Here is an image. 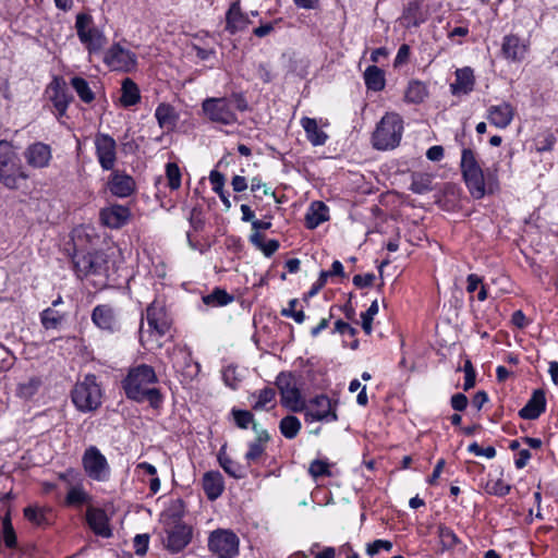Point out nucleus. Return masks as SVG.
Listing matches in <instances>:
<instances>
[{
    "label": "nucleus",
    "mask_w": 558,
    "mask_h": 558,
    "mask_svg": "<svg viewBox=\"0 0 558 558\" xmlns=\"http://www.w3.org/2000/svg\"><path fill=\"white\" fill-rule=\"evenodd\" d=\"M158 377L153 366L140 364L129 369L122 380V388L128 399L136 402L148 401L153 408H158L162 402L160 390L154 387Z\"/></svg>",
    "instance_id": "nucleus-1"
},
{
    "label": "nucleus",
    "mask_w": 558,
    "mask_h": 558,
    "mask_svg": "<svg viewBox=\"0 0 558 558\" xmlns=\"http://www.w3.org/2000/svg\"><path fill=\"white\" fill-rule=\"evenodd\" d=\"M460 167L469 192L475 199L483 198L487 192H493L496 187V178L489 172L484 174L472 149L462 150Z\"/></svg>",
    "instance_id": "nucleus-2"
},
{
    "label": "nucleus",
    "mask_w": 558,
    "mask_h": 558,
    "mask_svg": "<svg viewBox=\"0 0 558 558\" xmlns=\"http://www.w3.org/2000/svg\"><path fill=\"white\" fill-rule=\"evenodd\" d=\"M146 320L148 325V329H144L141 327L140 330V340L143 345L156 343L157 347H160L158 342L159 338L163 337L171 327V318L167 312L165 302L161 300H155L146 311Z\"/></svg>",
    "instance_id": "nucleus-3"
},
{
    "label": "nucleus",
    "mask_w": 558,
    "mask_h": 558,
    "mask_svg": "<svg viewBox=\"0 0 558 558\" xmlns=\"http://www.w3.org/2000/svg\"><path fill=\"white\" fill-rule=\"evenodd\" d=\"M403 120L396 112L386 113L372 136L373 146L378 150H388L396 148L402 138Z\"/></svg>",
    "instance_id": "nucleus-4"
},
{
    "label": "nucleus",
    "mask_w": 558,
    "mask_h": 558,
    "mask_svg": "<svg viewBox=\"0 0 558 558\" xmlns=\"http://www.w3.org/2000/svg\"><path fill=\"white\" fill-rule=\"evenodd\" d=\"M72 401L77 410L89 412L101 404L102 391L97 378L93 374L84 376L77 381L71 392Z\"/></svg>",
    "instance_id": "nucleus-5"
},
{
    "label": "nucleus",
    "mask_w": 558,
    "mask_h": 558,
    "mask_svg": "<svg viewBox=\"0 0 558 558\" xmlns=\"http://www.w3.org/2000/svg\"><path fill=\"white\" fill-rule=\"evenodd\" d=\"M75 29L81 43L90 54L98 53L107 44L106 36L94 25L90 14L78 13L75 20Z\"/></svg>",
    "instance_id": "nucleus-6"
},
{
    "label": "nucleus",
    "mask_w": 558,
    "mask_h": 558,
    "mask_svg": "<svg viewBox=\"0 0 558 558\" xmlns=\"http://www.w3.org/2000/svg\"><path fill=\"white\" fill-rule=\"evenodd\" d=\"M27 175L16 163L15 153L12 146L4 141L0 142V181L9 189H16L19 180H25Z\"/></svg>",
    "instance_id": "nucleus-7"
},
{
    "label": "nucleus",
    "mask_w": 558,
    "mask_h": 558,
    "mask_svg": "<svg viewBox=\"0 0 558 558\" xmlns=\"http://www.w3.org/2000/svg\"><path fill=\"white\" fill-rule=\"evenodd\" d=\"M202 110L213 123L231 125L238 121L236 113L233 110V101L226 97L205 99L202 104Z\"/></svg>",
    "instance_id": "nucleus-8"
},
{
    "label": "nucleus",
    "mask_w": 558,
    "mask_h": 558,
    "mask_svg": "<svg viewBox=\"0 0 558 558\" xmlns=\"http://www.w3.org/2000/svg\"><path fill=\"white\" fill-rule=\"evenodd\" d=\"M281 397V404L291 412H303L306 401L295 386L291 374L280 373L275 381Z\"/></svg>",
    "instance_id": "nucleus-9"
},
{
    "label": "nucleus",
    "mask_w": 558,
    "mask_h": 558,
    "mask_svg": "<svg viewBox=\"0 0 558 558\" xmlns=\"http://www.w3.org/2000/svg\"><path fill=\"white\" fill-rule=\"evenodd\" d=\"M85 473L97 482H106L110 476V466L106 457L95 446H89L82 458Z\"/></svg>",
    "instance_id": "nucleus-10"
},
{
    "label": "nucleus",
    "mask_w": 558,
    "mask_h": 558,
    "mask_svg": "<svg viewBox=\"0 0 558 558\" xmlns=\"http://www.w3.org/2000/svg\"><path fill=\"white\" fill-rule=\"evenodd\" d=\"M208 547L219 558H233L239 553V538L231 531L216 530L209 536Z\"/></svg>",
    "instance_id": "nucleus-11"
},
{
    "label": "nucleus",
    "mask_w": 558,
    "mask_h": 558,
    "mask_svg": "<svg viewBox=\"0 0 558 558\" xmlns=\"http://www.w3.org/2000/svg\"><path fill=\"white\" fill-rule=\"evenodd\" d=\"M303 412L306 422H335L338 420L336 405L325 395L317 396L306 402Z\"/></svg>",
    "instance_id": "nucleus-12"
},
{
    "label": "nucleus",
    "mask_w": 558,
    "mask_h": 558,
    "mask_svg": "<svg viewBox=\"0 0 558 558\" xmlns=\"http://www.w3.org/2000/svg\"><path fill=\"white\" fill-rule=\"evenodd\" d=\"M173 368L182 377V381L191 383L197 377L201 365L193 361L191 351L185 347H177L170 353Z\"/></svg>",
    "instance_id": "nucleus-13"
},
{
    "label": "nucleus",
    "mask_w": 558,
    "mask_h": 558,
    "mask_svg": "<svg viewBox=\"0 0 558 558\" xmlns=\"http://www.w3.org/2000/svg\"><path fill=\"white\" fill-rule=\"evenodd\" d=\"M106 256L102 252L75 254L73 256L74 269L78 276L100 275L106 269Z\"/></svg>",
    "instance_id": "nucleus-14"
},
{
    "label": "nucleus",
    "mask_w": 558,
    "mask_h": 558,
    "mask_svg": "<svg viewBox=\"0 0 558 558\" xmlns=\"http://www.w3.org/2000/svg\"><path fill=\"white\" fill-rule=\"evenodd\" d=\"M104 61L113 71L129 72L136 65V56L119 44H114L106 52Z\"/></svg>",
    "instance_id": "nucleus-15"
},
{
    "label": "nucleus",
    "mask_w": 558,
    "mask_h": 558,
    "mask_svg": "<svg viewBox=\"0 0 558 558\" xmlns=\"http://www.w3.org/2000/svg\"><path fill=\"white\" fill-rule=\"evenodd\" d=\"M97 159L104 170H112L117 160V143L108 134L98 133L95 137Z\"/></svg>",
    "instance_id": "nucleus-16"
},
{
    "label": "nucleus",
    "mask_w": 558,
    "mask_h": 558,
    "mask_svg": "<svg viewBox=\"0 0 558 558\" xmlns=\"http://www.w3.org/2000/svg\"><path fill=\"white\" fill-rule=\"evenodd\" d=\"M529 51V41L520 38L518 35H506L502 39L501 53L512 62L522 61Z\"/></svg>",
    "instance_id": "nucleus-17"
},
{
    "label": "nucleus",
    "mask_w": 558,
    "mask_h": 558,
    "mask_svg": "<svg viewBox=\"0 0 558 558\" xmlns=\"http://www.w3.org/2000/svg\"><path fill=\"white\" fill-rule=\"evenodd\" d=\"M24 158L27 165L33 168H46L52 158L51 147L43 142L33 143L25 149Z\"/></svg>",
    "instance_id": "nucleus-18"
},
{
    "label": "nucleus",
    "mask_w": 558,
    "mask_h": 558,
    "mask_svg": "<svg viewBox=\"0 0 558 558\" xmlns=\"http://www.w3.org/2000/svg\"><path fill=\"white\" fill-rule=\"evenodd\" d=\"M93 323L100 329L113 332L119 327L116 310L108 304L97 305L92 313Z\"/></svg>",
    "instance_id": "nucleus-19"
},
{
    "label": "nucleus",
    "mask_w": 558,
    "mask_h": 558,
    "mask_svg": "<svg viewBox=\"0 0 558 558\" xmlns=\"http://www.w3.org/2000/svg\"><path fill=\"white\" fill-rule=\"evenodd\" d=\"M86 521L96 535L104 538H108L112 535L109 518L105 510L92 506L88 507L86 510Z\"/></svg>",
    "instance_id": "nucleus-20"
},
{
    "label": "nucleus",
    "mask_w": 558,
    "mask_h": 558,
    "mask_svg": "<svg viewBox=\"0 0 558 558\" xmlns=\"http://www.w3.org/2000/svg\"><path fill=\"white\" fill-rule=\"evenodd\" d=\"M514 117V108L509 102L490 106L487 109V120L498 129H506Z\"/></svg>",
    "instance_id": "nucleus-21"
},
{
    "label": "nucleus",
    "mask_w": 558,
    "mask_h": 558,
    "mask_svg": "<svg viewBox=\"0 0 558 558\" xmlns=\"http://www.w3.org/2000/svg\"><path fill=\"white\" fill-rule=\"evenodd\" d=\"M130 217V210L122 205L104 208L100 211L102 223L109 228L118 229L124 226Z\"/></svg>",
    "instance_id": "nucleus-22"
},
{
    "label": "nucleus",
    "mask_w": 558,
    "mask_h": 558,
    "mask_svg": "<svg viewBox=\"0 0 558 558\" xmlns=\"http://www.w3.org/2000/svg\"><path fill=\"white\" fill-rule=\"evenodd\" d=\"M191 539V530L185 524H175L168 531L167 548L173 553L182 550Z\"/></svg>",
    "instance_id": "nucleus-23"
},
{
    "label": "nucleus",
    "mask_w": 558,
    "mask_h": 558,
    "mask_svg": "<svg viewBox=\"0 0 558 558\" xmlns=\"http://www.w3.org/2000/svg\"><path fill=\"white\" fill-rule=\"evenodd\" d=\"M546 409V398L542 389L533 392L527 403L519 411L524 420H536Z\"/></svg>",
    "instance_id": "nucleus-24"
},
{
    "label": "nucleus",
    "mask_w": 558,
    "mask_h": 558,
    "mask_svg": "<svg viewBox=\"0 0 558 558\" xmlns=\"http://www.w3.org/2000/svg\"><path fill=\"white\" fill-rule=\"evenodd\" d=\"M473 70L469 66L456 71V81L450 85L452 95L460 96L471 93L474 88Z\"/></svg>",
    "instance_id": "nucleus-25"
},
{
    "label": "nucleus",
    "mask_w": 558,
    "mask_h": 558,
    "mask_svg": "<svg viewBox=\"0 0 558 558\" xmlns=\"http://www.w3.org/2000/svg\"><path fill=\"white\" fill-rule=\"evenodd\" d=\"M250 24V20L247 15H245L241 11V7L239 2H233L226 15V29L230 34H235L238 32L244 31Z\"/></svg>",
    "instance_id": "nucleus-26"
},
{
    "label": "nucleus",
    "mask_w": 558,
    "mask_h": 558,
    "mask_svg": "<svg viewBox=\"0 0 558 558\" xmlns=\"http://www.w3.org/2000/svg\"><path fill=\"white\" fill-rule=\"evenodd\" d=\"M47 93L54 108L59 111L60 114H63L69 105L65 84L60 80L54 78L49 84Z\"/></svg>",
    "instance_id": "nucleus-27"
},
{
    "label": "nucleus",
    "mask_w": 558,
    "mask_h": 558,
    "mask_svg": "<svg viewBox=\"0 0 558 558\" xmlns=\"http://www.w3.org/2000/svg\"><path fill=\"white\" fill-rule=\"evenodd\" d=\"M253 430L256 438L250 444L248 450L245 453V459L248 462L257 460L265 451V444L269 440V434L266 429L262 428L258 423L253 424Z\"/></svg>",
    "instance_id": "nucleus-28"
},
{
    "label": "nucleus",
    "mask_w": 558,
    "mask_h": 558,
    "mask_svg": "<svg viewBox=\"0 0 558 558\" xmlns=\"http://www.w3.org/2000/svg\"><path fill=\"white\" fill-rule=\"evenodd\" d=\"M223 478L220 472H206L203 476V489L209 500L217 499L223 492Z\"/></svg>",
    "instance_id": "nucleus-29"
},
{
    "label": "nucleus",
    "mask_w": 558,
    "mask_h": 558,
    "mask_svg": "<svg viewBox=\"0 0 558 558\" xmlns=\"http://www.w3.org/2000/svg\"><path fill=\"white\" fill-rule=\"evenodd\" d=\"M109 190L113 195L126 197L134 190V180L130 175L113 172L109 182Z\"/></svg>",
    "instance_id": "nucleus-30"
},
{
    "label": "nucleus",
    "mask_w": 558,
    "mask_h": 558,
    "mask_svg": "<svg viewBox=\"0 0 558 558\" xmlns=\"http://www.w3.org/2000/svg\"><path fill=\"white\" fill-rule=\"evenodd\" d=\"M250 400L253 401L252 408L255 411L270 410L275 407L276 391L270 387H266L251 393Z\"/></svg>",
    "instance_id": "nucleus-31"
},
{
    "label": "nucleus",
    "mask_w": 558,
    "mask_h": 558,
    "mask_svg": "<svg viewBox=\"0 0 558 558\" xmlns=\"http://www.w3.org/2000/svg\"><path fill=\"white\" fill-rule=\"evenodd\" d=\"M301 125L304 129L306 137L312 145L320 146L327 142L328 135L319 129L315 119L304 117L301 119Z\"/></svg>",
    "instance_id": "nucleus-32"
},
{
    "label": "nucleus",
    "mask_w": 558,
    "mask_h": 558,
    "mask_svg": "<svg viewBox=\"0 0 558 558\" xmlns=\"http://www.w3.org/2000/svg\"><path fill=\"white\" fill-rule=\"evenodd\" d=\"M328 218L329 217L327 206L322 202H315L311 205V208L306 214V226L310 229H315L320 223L328 220Z\"/></svg>",
    "instance_id": "nucleus-33"
},
{
    "label": "nucleus",
    "mask_w": 558,
    "mask_h": 558,
    "mask_svg": "<svg viewBox=\"0 0 558 558\" xmlns=\"http://www.w3.org/2000/svg\"><path fill=\"white\" fill-rule=\"evenodd\" d=\"M155 117L158 121V124L162 129L171 130L175 126L178 116L173 107L167 104H160L156 111Z\"/></svg>",
    "instance_id": "nucleus-34"
},
{
    "label": "nucleus",
    "mask_w": 558,
    "mask_h": 558,
    "mask_svg": "<svg viewBox=\"0 0 558 558\" xmlns=\"http://www.w3.org/2000/svg\"><path fill=\"white\" fill-rule=\"evenodd\" d=\"M364 80L367 88L374 92H379L385 87L384 72L376 65H371L365 70Z\"/></svg>",
    "instance_id": "nucleus-35"
},
{
    "label": "nucleus",
    "mask_w": 558,
    "mask_h": 558,
    "mask_svg": "<svg viewBox=\"0 0 558 558\" xmlns=\"http://www.w3.org/2000/svg\"><path fill=\"white\" fill-rule=\"evenodd\" d=\"M121 92L122 95L120 101L123 106L130 107L138 102L140 90L137 85L131 78H125L122 82Z\"/></svg>",
    "instance_id": "nucleus-36"
},
{
    "label": "nucleus",
    "mask_w": 558,
    "mask_h": 558,
    "mask_svg": "<svg viewBox=\"0 0 558 558\" xmlns=\"http://www.w3.org/2000/svg\"><path fill=\"white\" fill-rule=\"evenodd\" d=\"M403 19L407 21L408 26H418L426 20V14L422 10V4L418 1H413L407 7Z\"/></svg>",
    "instance_id": "nucleus-37"
},
{
    "label": "nucleus",
    "mask_w": 558,
    "mask_h": 558,
    "mask_svg": "<svg viewBox=\"0 0 558 558\" xmlns=\"http://www.w3.org/2000/svg\"><path fill=\"white\" fill-rule=\"evenodd\" d=\"M427 97V88L425 84L418 81H412L409 83L404 94V98L408 102L420 104Z\"/></svg>",
    "instance_id": "nucleus-38"
},
{
    "label": "nucleus",
    "mask_w": 558,
    "mask_h": 558,
    "mask_svg": "<svg viewBox=\"0 0 558 558\" xmlns=\"http://www.w3.org/2000/svg\"><path fill=\"white\" fill-rule=\"evenodd\" d=\"M301 427L302 424L300 420L294 415L284 416L279 424V429L287 439L295 438Z\"/></svg>",
    "instance_id": "nucleus-39"
},
{
    "label": "nucleus",
    "mask_w": 558,
    "mask_h": 558,
    "mask_svg": "<svg viewBox=\"0 0 558 558\" xmlns=\"http://www.w3.org/2000/svg\"><path fill=\"white\" fill-rule=\"evenodd\" d=\"M433 178L426 173H417L412 178L410 190L415 194H425L433 190Z\"/></svg>",
    "instance_id": "nucleus-40"
},
{
    "label": "nucleus",
    "mask_w": 558,
    "mask_h": 558,
    "mask_svg": "<svg viewBox=\"0 0 558 558\" xmlns=\"http://www.w3.org/2000/svg\"><path fill=\"white\" fill-rule=\"evenodd\" d=\"M71 85L82 101L89 104L94 100L95 95H94L93 90L90 89L89 84L86 80L78 77V76L73 77L71 80Z\"/></svg>",
    "instance_id": "nucleus-41"
},
{
    "label": "nucleus",
    "mask_w": 558,
    "mask_h": 558,
    "mask_svg": "<svg viewBox=\"0 0 558 558\" xmlns=\"http://www.w3.org/2000/svg\"><path fill=\"white\" fill-rule=\"evenodd\" d=\"M232 295H230L226 290L219 288L203 298V302L210 306H223L232 302Z\"/></svg>",
    "instance_id": "nucleus-42"
},
{
    "label": "nucleus",
    "mask_w": 558,
    "mask_h": 558,
    "mask_svg": "<svg viewBox=\"0 0 558 558\" xmlns=\"http://www.w3.org/2000/svg\"><path fill=\"white\" fill-rule=\"evenodd\" d=\"M90 499L89 495L84 490L81 485L72 486L66 495V504L80 506L88 502Z\"/></svg>",
    "instance_id": "nucleus-43"
},
{
    "label": "nucleus",
    "mask_w": 558,
    "mask_h": 558,
    "mask_svg": "<svg viewBox=\"0 0 558 558\" xmlns=\"http://www.w3.org/2000/svg\"><path fill=\"white\" fill-rule=\"evenodd\" d=\"M218 460L220 466L232 477L241 478L243 476L242 468L228 456L220 453Z\"/></svg>",
    "instance_id": "nucleus-44"
},
{
    "label": "nucleus",
    "mask_w": 558,
    "mask_h": 558,
    "mask_svg": "<svg viewBox=\"0 0 558 558\" xmlns=\"http://www.w3.org/2000/svg\"><path fill=\"white\" fill-rule=\"evenodd\" d=\"M438 537L440 539L442 547L446 549L453 548L459 542V538L456 535V533L450 527L445 525L438 526Z\"/></svg>",
    "instance_id": "nucleus-45"
},
{
    "label": "nucleus",
    "mask_w": 558,
    "mask_h": 558,
    "mask_svg": "<svg viewBox=\"0 0 558 558\" xmlns=\"http://www.w3.org/2000/svg\"><path fill=\"white\" fill-rule=\"evenodd\" d=\"M2 539L7 547L13 548L16 545V535L9 515L2 520Z\"/></svg>",
    "instance_id": "nucleus-46"
},
{
    "label": "nucleus",
    "mask_w": 558,
    "mask_h": 558,
    "mask_svg": "<svg viewBox=\"0 0 558 558\" xmlns=\"http://www.w3.org/2000/svg\"><path fill=\"white\" fill-rule=\"evenodd\" d=\"M510 489L511 486L501 478L490 480L486 484L487 493L495 496H506L507 494H509Z\"/></svg>",
    "instance_id": "nucleus-47"
},
{
    "label": "nucleus",
    "mask_w": 558,
    "mask_h": 558,
    "mask_svg": "<svg viewBox=\"0 0 558 558\" xmlns=\"http://www.w3.org/2000/svg\"><path fill=\"white\" fill-rule=\"evenodd\" d=\"M234 423L239 428L245 429L250 424L256 423L254 416L250 411L233 409L231 412Z\"/></svg>",
    "instance_id": "nucleus-48"
},
{
    "label": "nucleus",
    "mask_w": 558,
    "mask_h": 558,
    "mask_svg": "<svg viewBox=\"0 0 558 558\" xmlns=\"http://www.w3.org/2000/svg\"><path fill=\"white\" fill-rule=\"evenodd\" d=\"M378 313V302L375 300L372 302L368 310L361 314L362 319V328L365 331L366 335L372 333V322L374 319V316Z\"/></svg>",
    "instance_id": "nucleus-49"
},
{
    "label": "nucleus",
    "mask_w": 558,
    "mask_h": 558,
    "mask_svg": "<svg viewBox=\"0 0 558 558\" xmlns=\"http://www.w3.org/2000/svg\"><path fill=\"white\" fill-rule=\"evenodd\" d=\"M63 319V316L58 312L47 308L41 313V324L45 328H57Z\"/></svg>",
    "instance_id": "nucleus-50"
},
{
    "label": "nucleus",
    "mask_w": 558,
    "mask_h": 558,
    "mask_svg": "<svg viewBox=\"0 0 558 558\" xmlns=\"http://www.w3.org/2000/svg\"><path fill=\"white\" fill-rule=\"evenodd\" d=\"M166 175L168 185L171 190H177L181 185V172L175 163L169 162L166 166Z\"/></svg>",
    "instance_id": "nucleus-51"
},
{
    "label": "nucleus",
    "mask_w": 558,
    "mask_h": 558,
    "mask_svg": "<svg viewBox=\"0 0 558 558\" xmlns=\"http://www.w3.org/2000/svg\"><path fill=\"white\" fill-rule=\"evenodd\" d=\"M222 379L225 384L233 390L238 388L239 383L241 381L238 369L233 365L225 367L222 372Z\"/></svg>",
    "instance_id": "nucleus-52"
},
{
    "label": "nucleus",
    "mask_w": 558,
    "mask_h": 558,
    "mask_svg": "<svg viewBox=\"0 0 558 558\" xmlns=\"http://www.w3.org/2000/svg\"><path fill=\"white\" fill-rule=\"evenodd\" d=\"M25 518L36 525H43L46 523V514L44 509L39 507H27L24 509Z\"/></svg>",
    "instance_id": "nucleus-53"
},
{
    "label": "nucleus",
    "mask_w": 558,
    "mask_h": 558,
    "mask_svg": "<svg viewBox=\"0 0 558 558\" xmlns=\"http://www.w3.org/2000/svg\"><path fill=\"white\" fill-rule=\"evenodd\" d=\"M40 386V380L37 378H29L26 383L20 384L17 391L24 398H31Z\"/></svg>",
    "instance_id": "nucleus-54"
},
{
    "label": "nucleus",
    "mask_w": 558,
    "mask_h": 558,
    "mask_svg": "<svg viewBox=\"0 0 558 558\" xmlns=\"http://www.w3.org/2000/svg\"><path fill=\"white\" fill-rule=\"evenodd\" d=\"M390 551L392 549V543L387 539H376L373 543L367 544L366 553L369 556L377 555L380 550Z\"/></svg>",
    "instance_id": "nucleus-55"
},
{
    "label": "nucleus",
    "mask_w": 558,
    "mask_h": 558,
    "mask_svg": "<svg viewBox=\"0 0 558 558\" xmlns=\"http://www.w3.org/2000/svg\"><path fill=\"white\" fill-rule=\"evenodd\" d=\"M308 473L314 477L317 478L323 475H330L329 472V465L327 462L322 460H314L310 464Z\"/></svg>",
    "instance_id": "nucleus-56"
},
{
    "label": "nucleus",
    "mask_w": 558,
    "mask_h": 558,
    "mask_svg": "<svg viewBox=\"0 0 558 558\" xmlns=\"http://www.w3.org/2000/svg\"><path fill=\"white\" fill-rule=\"evenodd\" d=\"M556 143V137L553 133H546L541 136L536 142V150L538 153L550 151Z\"/></svg>",
    "instance_id": "nucleus-57"
},
{
    "label": "nucleus",
    "mask_w": 558,
    "mask_h": 558,
    "mask_svg": "<svg viewBox=\"0 0 558 558\" xmlns=\"http://www.w3.org/2000/svg\"><path fill=\"white\" fill-rule=\"evenodd\" d=\"M149 535L137 534L133 539V546L136 555L143 556L148 549Z\"/></svg>",
    "instance_id": "nucleus-58"
},
{
    "label": "nucleus",
    "mask_w": 558,
    "mask_h": 558,
    "mask_svg": "<svg viewBox=\"0 0 558 558\" xmlns=\"http://www.w3.org/2000/svg\"><path fill=\"white\" fill-rule=\"evenodd\" d=\"M468 450L477 457L483 456L488 459H493L496 456V449L494 447L482 448L477 442L471 444Z\"/></svg>",
    "instance_id": "nucleus-59"
},
{
    "label": "nucleus",
    "mask_w": 558,
    "mask_h": 558,
    "mask_svg": "<svg viewBox=\"0 0 558 558\" xmlns=\"http://www.w3.org/2000/svg\"><path fill=\"white\" fill-rule=\"evenodd\" d=\"M209 181L213 187V191L217 194L225 191V175L216 170L211 171L209 174Z\"/></svg>",
    "instance_id": "nucleus-60"
},
{
    "label": "nucleus",
    "mask_w": 558,
    "mask_h": 558,
    "mask_svg": "<svg viewBox=\"0 0 558 558\" xmlns=\"http://www.w3.org/2000/svg\"><path fill=\"white\" fill-rule=\"evenodd\" d=\"M375 278V275L372 272L366 275H355L353 277V284L360 289L369 287L373 284Z\"/></svg>",
    "instance_id": "nucleus-61"
},
{
    "label": "nucleus",
    "mask_w": 558,
    "mask_h": 558,
    "mask_svg": "<svg viewBox=\"0 0 558 558\" xmlns=\"http://www.w3.org/2000/svg\"><path fill=\"white\" fill-rule=\"evenodd\" d=\"M468 405V398L463 393H456L451 397V407L456 411H463Z\"/></svg>",
    "instance_id": "nucleus-62"
},
{
    "label": "nucleus",
    "mask_w": 558,
    "mask_h": 558,
    "mask_svg": "<svg viewBox=\"0 0 558 558\" xmlns=\"http://www.w3.org/2000/svg\"><path fill=\"white\" fill-rule=\"evenodd\" d=\"M426 157L430 161H439L444 158V148L442 146L435 145L427 149Z\"/></svg>",
    "instance_id": "nucleus-63"
},
{
    "label": "nucleus",
    "mask_w": 558,
    "mask_h": 558,
    "mask_svg": "<svg viewBox=\"0 0 558 558\" xmlns=\"http://www.w3.org/2000/svg\"><path fill=\"white\" fill-rule=\"evenodd\" d=\"M409 56L410 47L408 45H401L395 59V65L398 66L405 63L409 59Z\"/></svg>",
    "instance_id": "nucleus-64"
}]
</instances>
